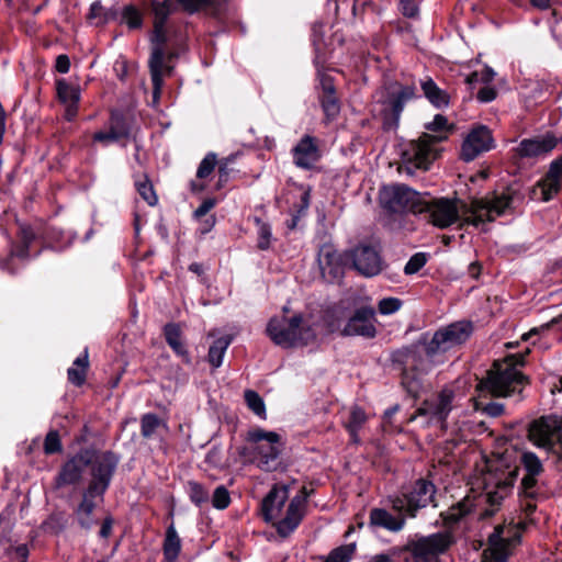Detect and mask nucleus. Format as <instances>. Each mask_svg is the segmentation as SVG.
Segmentation results:
<instances>
[{"label": "nucleus", "mask_w": 562, "mask_h": 562, "mask_svg": "<svg viewBox=\"0 0 562 562\" xmlns=\"http://www.w3.org/2000/svg\"><path fill=\"white\" fill-rule=\"evenodd\" d=\"M512 195L503 193L492 200L475 199L470 205H463L462 214L464 215L463 223L479 226L485 222H492L496 216L504 214L506 209L510 206Z\"/></svg>", "instance_id": "obj_10"}, {"label": "nucleus", "mask_w": 562, "mask_h": 562, "mask_svg": "<svg viewBox=\"0 0 562 562\" xmlns=\"http://www.w3.org/2000/svg\"><path fill=\"white\" fill-rule=\"evenodd\" d=\"M561 138L553 133L536 136L533 138L522 139L517 148L520 157H538L553 150Z\"/></svg>", "instance_id": "obj_20"}, {"label": "nucleus", "mask_w": 562, "mask_h": 562, "mask_svg": "<svg viewBox=\"0 0 562 562\" xmlns=\"http://www.w3.org/2000/svg\"><path fill=\"white\" fill-rule=\"evenodd\" d=\"M215 165H216V155L213 153L207 154L203 158V160L201 161V164L198 168V171H196L198 178L203 179V178H206L207 176H210L212 173V171L214 170Z\"/></svg>", "instance_id": "obj_50"}, {"label": "nucleus", "mask_w": 562, "mask_h": 562, "mask_svg": "<svg viewBox=\"0 0 562 562\" xmlns=\"http://www.w3.org/2000/svg\"><path fill=\"white\" fill-rule=\"evenodd\" d=\"M249 447L244 448L243 454L250 456V460L265 471L276 469L277 459L281 452L280 436L273 431L262 429L250 430L247 435Z\"/></svg>", "instance_id": "obj_7"}, {"label": "nucleus", "mask_w": 562, "mask_h": 562, "mask_svg": "<svg viewBox=\"0 0 562 562\" xmlns=\"http://www.w3.org/2000/svg\"><path fill=\"white\" fill-rule=\"evenodd\" d=\"M14 554H15V559H18L19 562H26V559L29 557V549L26 546L21 544L15 548Z\"/></svg>", "instance_id": "obj_63"}, {"label": "nucleus", "mask_w": 562, "mask_h": 562, "mask_svg": "<svg viewBox=\"0 0 562 562\" xmlns=\"http://www.w3.org/2000/svg\"><path fill=\"white\" fill-rule=\"evenodd\" d=\"M305 513L304 496H294L286 509L285 516L277 522L278 533L289 536L300 525Z\"/></svg>", "instance_id": "obj_23"}, {"label": "nucleus", "mask_w": 562, "mask_h": 562, "mask_svg": "<svg viewBox=\"0 0 562 562\" xmlns=\"http://www.w3.org/2000/svg\"><path fill=\"white\" fill-rule=\"evenodd\" d=\"M528 438L540 448L548 451H555L554 442L552 440V427L544 418H540L531 423L528 431Z\"/></svg>", "instance_id": "obj_29"}, {"label": "nucleus", "mask_w": 562, "mask_h": 562, "mask_svg": "<svg viewBox=\"0 0 562 562\" xmlns=\"http://www.w3.org/2000/svg\"><path fill=\"white\" fill-rule=\"evenodd\" d=\"M293 159L294 164L300 168H312L319 159V150L315 138L310 135L303 136L293 148Z\"/></svg>", "instance_id": "obj_26"}, {"label": "nucleus", "mask_w": 562, "mask_h": 562, "mask_svg": "<svg viewBox=\"0 0 562 562\" xmlns=\"http://www.w3.org/2000/svg\"><path fill=\"white\" fill-rule=\"evenodd\" d=\"M401 12L407 18H415L418 13V8L414 0H398Z\"/></svg>", "instance_id": "obj_56"}, {"label": "nucleus", "mask_w": 562, "mask_h": 562, "mask_svg": "<svg viewBox=\"0 0 562 562\" xmlns=\"http://www.w3.org/2000/svg\"><path fill=\"white\" fill-rule=\"evenodd\" d=\"M164 334L167 344L170 348L180 357L184 359L186 362H189L188 351L182 342V333L181 328L178 324L169 323L164 328Z\"/></svg>", "instance_id": "obj_33"}, {"label": "nucleus", "mask_w": 562, "mask_h": 562, "mask_svg": "<svg viewBox=\"0 0 562 562\" xmlns=\"http://www.w3.org/2000/svg\"><path fill=\"white\" fill-rule=\"evenodd\" d=\"M88 19L95 21L97 24L104 23L108 20L106 12L104 11L100 1H94L89 10Z\"/></svg>", "instance_id": "obj_54"}, {"label": "nucleus", "mask_w": 562, "mask_h": 562, "mask_svg": "<svg viewBox=\"0 0 562 562\" xmlns=\"http://www.w3.org/2000/svg\"><path fill=\"white\" fill-rule=\"evenodd\" d=\"M323 94L321 97L322 108L328 120L335 119L340 111L338 99L335 95V87L329 79L322 81Z\"/></svg>", "instance_id": "obj_31"}, {"label": "nucleus", "mask_w": 562, "mask_h": 562, "mask_svg": "<svg viewBox=\"0 0 562 562\" xmlns=\"http://www.w3.org/2000/svg\"><path fill=\"white\" fill-rule=\"evenodd\" d=\"M267 333L274 344L284 348L305 346L316 338L314 323L302 315L273 317L268 323Z\"/></svg>", "instance_id": "obj_5"}, {"label": "nucleus", "mask_w": 562, "mask_h": 562, "mask_svg": "<svg viewBox=\"0 0 562 562\" xmlns=\"http://www.w3.org/2000/svg\"><path fill=\"white\" fill-rule=\"evenodd\" d=\"M473 326L470 322L460 321L451 323L436 330L428 340L443 357V353L464 344L471 336Z\"/></svg>", "instance_id": "obj_13"}, {"label": "nucleus", "mask_w": 562, "mask_h": 562, "mask_svg": "<svg viewBox=\"0 0 562 562\" xmlns=\"http://www.w3.org/2000/svg\"><path fill=\"white\" fill-rule=\"evenodd\" d=\"M503 527L497 526L494 532L488 537V551L494 562H507L509 555V547L516 541H519V537L514 539H505L502 537Z\"/></svg>", "instance_id": "obj_30"}, {"label": "nucleus", "mask_w": 562, "mask_h": 562, "mask_svg": "<svg viewBox=\"0 0 562 562\" xmlns=\"http://www.w3.org/2000/svg\"><path fill=\"white\" fill-rule=\"evenodd\" d=\"M367 422L364 411L359 406H352L349 413V419L346 422V428L355 442L358 441V431Z\"/></svg>", "instance_id": "obj_38"}, {"label": "nucleus", "mask_w": 562, "mask_h": 562, "mask_svg": "<svg viewBox=\"0 0 562 562\" xmlns=\"http://www.w3.org/2000/svg\"><path fill=\"white\" fill-rule=\"evenodd\" d=\"M231 503V497L227 488L220 485L215 488L212 496V504L217 509H225Z\"/></svg>", "instance_id": "obj_49"}, {"label": "nucleus", "mask_w": 562, "mask_h": 562, "mask_svg": "<svg viewBox=\"0 0 562 562\" xmlns=\"http://www.w3.org/2000/svg\"><path fill=\"white\" fill-rule=\"evenodd\" d=\"M161 425L160 418L155 414H145L140 420V434L144 438H151Z\"/></svg>", "instance_id": "obj_41"}, {"label": "nucleus", "mask_w": 562, "mask_h": 562, "mask_svg": "<svg viewBox=\"0 0 562 562\" xmlns=\"http://www.w3.org/2000/svg\"><path fill=\"white\" fill-rule=\"evenodd\" d=\"M452 128L447 117L441 114H437L430 123L426 124V130L431 133H423L418 139L411 140L403 150V161L407 172L411 173L412 167L427 170L439 156L437 144L447 139Z\"/></svg>", "instance_id": "obj_2"}, {"label": "nucleus", "mask_w": 562, "mask_h": 562, "mask_svg": "<svg viewBox=\"0 0 562 562\" xmlns=\"http://www.w3.org/2000/svg\"><path fill=\"white\" fill-rule=\"evenodd\" d=\"M232 342V338L229 336H224L216 339L213 345L209 349V362L213 368H220L223 362V357Z\"/></svg>", "instance_id": "obj_36"}, {"label": "nucleus", "mask_w": 562, "mask_h": 562, "mask_svg": "<svg viewBox=\"0 0 562 562\" xmlns=\"http://www.w3.org/2000/svg\"><path fill=\"white\" fill-rule=\"evenodd\" d=\"M479 76L481 82L488 83L494 79L495 71L490 67H485L481 72H479Z\"/></svg>", "instance_id": "obj_61"}, {"label": "nucleus", "mask_w": 562, "mask_h": 562, "mask_svg": "<svg viewBox=\"0 0 562 562\" xmlns=\"http://www.w3.org/2000/svg\"><path fill=\"white\" fill-rule=\"evenodd\" d=\"M289 498L286 485L274 486L261 503V513L266 521H274L280 518L282 508Z\"/></svg>", "instance_id": "obj_21"}, {"label": "nucleus", "mask_w": 562, "mask_h": 562, "mask_svg": "<svg viewBox=\"0 0 562 562\" xmlns=\"http://www.w3.org/2000/svg\"><path fill=\"white\" fill-rule=\"evenodd\" d=\"M177 7L172 0H153L151 11L154 13V32H153V49L148 61L151 81H153V99L157 102L160 98L161 88L164 85L162 74L166 69L167 72L171 71L170 67H165V50L164 45L167 42L166 22L168 16L175 12Z\"/></svg>", "instance_id": "obj_3"}, {"label": "nucleus", "mask_w": 562, "mask_h": 562, "mask_svg": "<svg viewBox=\"0 0 562 562\" xmlns=\"http://www.w3.org/2000/svg\"><path fill=\"white\" fill-rule=\"evenodd\" d=\"M375 311L373 307L363 306L358 308L349 318L341 334L344 336H362L373 338L376 334L374 326Z\"/></svg>", "instance_id": "obj_17"}, {"label": "nucleus", "mask_w": 562, "mask_h": 562, "mask_svg": "<svg viewBox=\"0 0 562 562\" xmlns=\"http://www.w3.org/2000/svg\"><path fill=\"white\" fill-rule=\"evenodd\" d=\"M429 221L439 228H446L460 220L457 204L448 199H431L427 194V207Z\"/></svg>", "instance_id": "obj_16"}, {"label": "nucleus", "mask_w": 562, "mask_h": 562, "mask_svg": "<svg viewBox=\"0 0 562 562\" xmlns=\"http://www.w3.org/2000/svg\"><path fill=\"white\" fill-rule=\"evenodd\" d=\"M88 364V352L85 350L83 356L78 357L74 362V367L68 369V380L75 385H82L86 381Z\"/></svg>", "instance_id": "obj_37"}, {"label": "nucleus", "mask_w": 562, "mask_h": 562, "mask_svg": "<svg viewBox=\"0 0 562 562\" xmlns=\"http://www.w3.org/2000/svg\"><path fill=\"white\" fill-rule=\"evenodd\" d=\"M496 98V90L492 87H484L477 92L481 102H491Z\"/></svg>", "instance_id": "obj_59"}, {"label": "nucleus", "mask_w": 562, "mask_h": 562, "mask_svg": "<svg viewBox=\"0 0 562 562\" xmlns=\"http://www.w3.org/2000/svg\"><path fill=\"white\" fill-rule=\"evenodd\" d=\"M426 256L425 254L418 252L411 257L408 262L404 268V272L406 274H413L418 272L426 265Z\"/></svg>", "instance_id": "obj_53"}, {"label": "nucleus", "mask_w": 562, "mask_h": 562, "mask_svg": "<svg viewBox=\"0 0 562 562\" xmlns=\"http://www.w3.org/2000/svg\"><path fill=\"white\" fill-rule=\"evenodd\" d=\"M420 87L427 100L436 108L447 106L449 104L448 93L440 89L431 78L422 80Z\"/></svg>", "instance_id": "obj_34"}, {"label": "nucleus", "mask_w": 562, "mask_h": 562, "mask_svg": "<svg viewBox=\"0 0 562 562\" xmlns=\"http://www.w3.org/2000/svg\"><path fill=\"white\" fill-rule=\"evenodd\" d=\"M136 189L140 196L150 205L154 206L157 204L158 199L155 193L154 187L145 176L144 180L136 181Z\"/></svg>", "instance_id": "obj_43"}, {"label": "nucleus", "mask_w": 562, "mask_h": 562, "mask_svg": "<svg viewBox=\"0 0 562 562\" xmlns=\"http://www.w3.org/2000/svg\"><path fill=\"white\" fill-rule=\"evenodd\" d=\"M110 459L113 461V472L117 465V458L112 452H92L89 450L80 451L78 454L69 459L60 469L56 479L57 486L72 485L80 482L83 474L90 469L92 480L97 479L95 468L102 459Z\"/></svg>", "instance_id": "obj_8"}, {"label": "nucleus", "mask_w": 562, "mask_h": 562, "mask_svg": "<svg viewBox=\"0 0 562 562\" xmlns=\"http://www.w3.org/2000/svg\"><path fill=\"white\" fill-rule=\"evenodd\" d=\"M227 0H177L181 8L192 14L200 10L210 12L211 14H220Z\"/></svg>", "instance_id": "obj_32"}, {"label": "nucleus", "mask_w": 562, "mask_h": 562, "mask_svg": "<svg viewBox=\"0 0 562 562\" xmlns=\"http://www.w3.org/2000/svg\"><path fill=\"white\" fill-rule=\"evenodd\" d=\"M452 542V537L448 532H437L409 541L405 550L411 552L414 562H435Z\"/></svg>", "instance_id": "obj_12"}, {"label": "nucleus", "mask_w": 562, "mask_h": 562, "mask_svg": "<svg viewBox=\"0 0 562 562\" xmlns=\"http://www.w3.org/2000/svg\"><path fill=\"white\" fill-rule=\"evenodd\" d=\"M517 475V467L507 469L506 471H501L499 475L497 473L495 474L493 484L498 491L505 492L514 485Z\"/></svg>", "instance_id": "obj_40"}, {"label": "nucleus", "mask_w": 562, "mask_h": 562, "mask_svg": "<svg viewBox=\"0 0 562 562\" xmlns=\"http://www.w3.org/2000/svg\"><path fill=\"white\" fill-rule=\"evenodd\" d=\"M318 265L323 278L328 282L339 281L344 276L342 258L331 245H323L319 248Z\"/></svg>", "instance_id": "obj_19"}, {"label": "nucleus", "mask_w": 562, "mask_h": 562, "mask_svg": "<svg viewBox=\"0 0 562 562\" xmlns=\"http://www.w3.org/2000/svg\"><path fill=\"white\" fill-rule=\"evenodd\" d=\"M382 205L393 213H424L427 207V193L412 190L405 184L384 187L380 193Z\"/></svg>", "instance_id": "obj_9"}, {"label": "nucleus", "mask_w": 562, "mask_h": 562, "mask_svg": "<svg viewBox=\"0 0 562 562\" xmlns=\"http://www.w3.org/2000/svg\"><path fill=\"white\" fill-rule=\"evenodd\" d=\"M56 70L60 74H66L69 71L70 68V60L67 55H59L56 58Z\"/></svg>", "instance_id": "obj_60"}, {"label": "nucleus", "mask_w": 562, "mask_h": 562, "mask_svg": "<svg viewBox=\"0 0 562 562\" xmlns=\"http://www.w3.org/2000/svg\"><path fill=\"white\" fill-rule=\"evenodd\" d=\"M475 411L482 412L483 414L490 417H498L504 413V405L497 402H484L483 400H477L474 405Z\"/></svg>", "instance_id": "obj_45"}, {"label": "nucleus", "mask_w": 562, "mask_h": 562, "mask_svg": "<svg viewBox=\"0 0 562 562\" xmlns=\"http://www.w3.org/2000/svg\"><path fill=\"white\" fill-rule=\"evenodd\" d=\"M258 247L266 250L270 247L271 228L268 224L261 223L258 232Z\"/></svg>", "instance_id": "obj_55"}, {"label": "nucleus", "mask_w": 562, "mask_h": 562, "mask_svg": "<svg viewBox=\"0 0 562 562\" xmlns=\"http://www.w3.org/2000/svg\"><path fill=\"white\" fill-rule=\"evenodd\" d=\"M181 549L180 538L173 527V525L169 526L166 532V539L164 542V555L168 562H173Z\"/></svg>", "instance_id": "obj_35"}, {"label": "nucleus", "mask_w": 562, "mask_h": 562, "mask_svg": "<svg viewBox=\"0 0 562 562\" xmlns=\"http://www.w3.org/2000/svg\"><path fill=\"white\" fill-rule=\"evenodd\" d=\"M352 267L364 277H373L381 272L382 260L376 249L369 245H359L346 254Z\"/></svg>", "instance_id": "obj_15"}, {"label": "nucleus", "mask_w": 562, "mask_h": 562, "mask_svg": "<svg viewBox=\"0 0 562 562\" xmlns=\"http://www.w3.org/2000/svg\"><path fill=\"white\" fill-rule=\"evenodd\" d=\"M398 357L403 364L402 385L413 396L420 390L422 378L443 362V357L428 340V335H423L416 345L401 351Z\"/></svg>", "instance_id": "obj_1"}, {"label": "nucleus", "mask_w": 562, "mask_h": 562, "mask_svg": "<svg viewBox=\"0 0 562 562\" xmlns=\"http://www.w3.org/2000/svg\"><path fill=\"white\" fill-rule=\"evenodd\" d=\"M102 459L95 468L97 479L89 483L88 488L82 495V501L75 510V516L82 529L89 530L94 525L92 517L95 508V498H102L104 492L110 485L113 475V461Z\"/></svg>", "instance_id": "obj_6"}, {"label": "nucleus", "mask_w": 562, "mask_h": 562, "mask_svg": "<svg viewBox=\"0 0 562 562\" xmlns=\"http://www.w3.org/2000/svg\"><path fill=\"white\" fill-rule=\"evenodd\" d=\"M188 493L190 495V499L196 505H202L209 501L207 491L194 481L188 482Z\"/></svg>", "instance_id": "obj_46"}, {"label": "nucleus", "mask_w": 562, "mask_h": 562, "mask_svg": "<svg viewBox=\"0 0 562 562\" xmlns=\"http://www.w3.org/2000/svg\"><path fill=\"white\" fill-rule=\"evenodd\" d=\"M245 401L248 407L257 415L261 416L265 413V403L258 393L248 390L245 392Z\"/></svg>", "instance_id": "obj_48"}, {"label": "nucleus", "mask_w": 562, "mask_h": 562, "mask_svg": "<svg viewBox=\"0 0 562 562\" xmlns=\"http://www.w3.org/2000/svg\"><path fill=\"white\" fill-rule=\"evenodd\" d=\"M453 391L443 389L436 396L424 401L416 415L428 417L429 424H440L445 427L446 419L453 408Z\"/></svg>", "instance_id": "obj_14"}, {"label": "nucleus", "mask_w": 562, "mask_h": 562, "mask_svg": "<svg viewBox=\"0 0 562 562\" xmlns=\"http://www.w3.org/2000/svg\"><path fill=\"white\" fill-rule=\"evenodd\" d=\"M93 139L95 142H100V143H104V144L120 140L117 138V136H114V133L111 132V128L108 132L100 131V132L95 133L93 136Z\"/></svg>", "instance_id": "obj_58"}, {"label": "nucleus", "mask_w": 562, "mask_h": 562, "mask_svg": "<svg viewBox=\"0 0 562 562\" xmlns=\"http://www.w3.org/2000/svg\"><path fill=\"white\" fill-rule=\"evenodd\" d=\"M112 525H113V520L111 517H108L103 520L101 529H100V536L102 538H108L111 535Z\"/></svg>", "instance_id": "obj_62"}, {"label": "nucleus", "mask_w": 562, "mask_h": 562, "mask_svg": "<svg viewBox=\"0 0 562 562\" xmlns=\"http://www.w3.org/2000/svg\"><path fill=\"white\" fill-rule=\"evenodd\" d=\"M435 493V485L420 479L416 481L411 492L404 493L402 496H395L390 502L394 512L415 517L418 509L426 507L434 501Z\"/></svg>", "instance_id": "obj_11"}, {"label": "nucleus", "mask_w": 562, "mask_h": 562, "mask_svg": "<svg viewBox=\"0 0 562 562\" xmlns=\"http://www.w3.org/2000/svg\"><path fill=\"white\" fill-rule=\"evenodd\" d=\"M110 128L119 139L125 138L130 135V126L124 116L120 113H112Z\"/></svg>", "instance_id": "obj_42"}, {"label": "nucleus", "mask_w": 562, "mask_h": 562, "mask_svg": "<svg viewBox=\"0 0 562 562\" xmlns=\"http://www.w3.org/2000/svg\"><path fill=\"white\" fill-rule=\"evenodd\" d=\"M562 180V156L554 159L549 167V170L543 179H541L537 187L540 189L542 201L547 202L552 199L561 190Z\"/></svg>", "instance_id": "obj_25"}, {"label": "nucleus", "mask_w": 562, "mask_h": 562, "mask_svg": "<svg viewBox=\"0 0 562 562\" xmlns=\"http://www.w3.org/2000/svg\"><path fill=\"white\" fill-rule=\"evenodd\" d=\"M56 89L59 101L66 106V119L71 121L77 115L80 90L78 87L69 85L64 79L56 81Z\"/></svg>", "instance_id": "obj_27"}, {"label": "nucleus", "mask_w": 562, "mask_h": 562, "mask_svg": "<svg viewBox=\"0 0 562 562\" xmlns=\"http://www.w3.org/2000/svg\"><path fill=\"white\" fill-rule=\"evenodd\" d=\"M63 449L60 437L57 430H50L44 440V452L46 454H53L60 452Z\"/></svg>", "instance_id": "obj_47"}, {"label": "nucleus", "mask_w": 562, "mask_h": 562, "mask_svg": "<svg viewBox=\"0 0 562 562\" xmlns=\"http://www.w3.org/2000/svg\"><path fill=\"white\" fill-rule=\"evenodd\" d=\"M472 501L465 497L458 504L451 506L445 518L449 522H457L472 510Z\"/></svg>", "instance_id": "obj_39"}, {"label": "nucleus", "mask_w": 562, "mask_h": 562, "mask_svg": "<svg viewBox=\"0 0 562 562\" xmlns=\"http://www.w3.org/2000/svg\"><path fill=\"white\" fill-rule=\"evenodd\" d=\"M228 179V168L226 164H221L218 167V186L226 182Z\"/></svg>", "instance_id": "obj_64"}, {"label": "nucleus", "mask_w": 562, "mask_h": 562, "mask_svg": "<svg viewBox=\"0 0 562 562\" xmlns=\"http://www.w3.org/2000/svg\"><path fill=\"white\" fill-rule=\"evenodd\" d=\"M526 474L521 480V488L526 496L533 497V487L537 484V476L543 472V465L533 452H524L520 457Z\"/></svg>", "instance_id": "obj_24"}, {"label": "nucleus", "mask_w": 562, "mask_h": 562, "mask_svg": "<svg viewBox=\"0 0 562 562\" xmlns=\"http://www.w3.org/2000/svg\"><path fill=\"white\" fill-rule=\"evenodd\" d=\"M123 20L131 29H137L142 25V14L134 7H126L123 11Z\"/></svg>", "instance_id": "obj_52"}, {"label": "nucleus", "mask_w": 562, "mask_h": 562, "mask_svg": "<svg viewBox=\"0 0 562 562\" xmlns=\"http://www.w3.org/2000/svg\"><path fill=\"white\" fill-rule=\"evenodd\" d=\"M216 204L215 199H206L201 205L194 211V217L200 218L206 215Z\"/></svg>", "instance_id": "obj_57"}, {"label": "nucleus", "mask_w": 562, "mask_h": 562, "mask_svg": "<svg viewBox=\"0 0 562 562\" xmlns=\"http://www.w3.org/2000/svg\"><path fill=\"white\" fill-rule=\"evenodd\" d=\"M415 97V88L412 86L402 87L387 102V109H385L384 126L386 128L396 127L400 121V116L404 109L405 102Z\"/></svg>", "instance_id": "obj_22"}, {"label": "nucleus", "mask_w": 562, "mask_h": 562, "mask_svg": "<svg viewBox=\"0 0 562 562\" xmlns=\"http://www.w3.org/2000/svg\"><path fill=\"white\" fill-rule=\"evenodd\" d=\"M355 550L356 546L353 543L336 548L328 554L325 562H349Z\"/></svg>", "instance_id": "obj_44"}, {"label": "nucleus", "mask_w": 562, "mask_h": 562, "mask_svg": "<svg viewBox=\"0 0 562 562\" xmlns=\"http://www.w3.org/2000/svg\"><path fill=\"white\" fill-rule=\"evenodd\" d=\"M402 306V301L396 297H385L379 302L378 308L382 315H390L397 312Z\"/></svg>", "instance_id": "obj_51"}, {"label": "nucleus", "mask_w": 562, "mask_h": 562, "mask_svg": "<svg viewBox=\"0 0 562 562\" xmlns=\"http://www.w3.org/2000/svg\"><path fill=\"white\" fill-rule=\"evenodd\" d=\"M524 363V356H510L504 363L495 362L487 372V376L479 383L481 392H488L492 396L506 397L521 392L527 378L516 369Z\"/></svg>", "instance_id": "obj_4"}, {"label": "nucleus", "mask_w": 562, "mask_h": 562, "mask_svg": "<svg viewBox=\"0 0 562 562\" xmlns=\"http://www.w3.org/2000/svg\"><path fill=\"white\" fill-rule=\"evenodd\" d=\"M396 513L397 515H392L386 509L373 508L370 512V525L397 532L402 530L405 525V513Z\"/></svg>", "instance_id": "obj_28"}, {"label": "nucleus", "mask_w": 562, "mask_h": 562, "mask_svg": "<svg viewBox=\"0 0 562 562\" xmlns=\"http://www.w3.org/2000/svg\"><path fill=\"white\" fill-rule=\"evenodd\" d=\"M493 147V137L485 126L474 128L464 139L461 149V157L465 161L475 159L479 155Z\"/></svg>", "instance_id": "obj_18"}]
</instances>
